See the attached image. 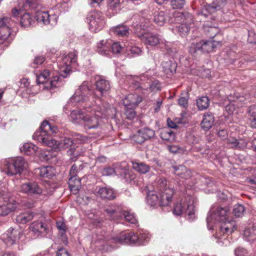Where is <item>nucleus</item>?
<instances>
[{
    "label": "nucleus",
    "instance_id": "1",
    "mask_svg": "<svg viewBox=\"0 0 256 256\" xmlns=\"http://www.w3.org/2000/svg\"><path fill=\"white\" fill-rule=\"evenodd\" d=\"M90 86L88 82H84L68 101L69 104L86 102L84 107L86 114L83 122L86 130L98 128L101 124V118L106 116L108 111L107 109L102 108L98 104L94 105L90 102V99L94 100V96Z\"/></svg>",
    "mask_w": 256,
    "mask_h": 256
},
{
    "label": "nucleus",
    "instance_id": "2",
    "mask_svg": "<svg viewBox=\"0 0 256 256\" xmlns=\"http://www.w3.org/2000/svg\"><path fill=\"white\" fill-rule=\"evenodd\" d=\"M58 128L56 126H52L50 123L44 120L41 124L40 130H37L34 134V140H37L42 143L44 145L50 147L58 149H66L69 148L70 154H74L73 149L74 146H72L73 140L70 138H64L60 142H58L51 137L52 134H56Z\"/></svg>",
    "mask_w": 256,
    "mask_h": 256
},
{
    "label": "nucleus",
    "instance_id": "3",
    "mask_svg": "<svg viewBox=\"0 0 256 256\" xmlns=\"http://www.w3.org/2000/svg\"><path fill=\"white\" fill-rule=\"evenodd\" d=\"M230 214V208L228 206H213L208 213L206 222L209 229H212L213 221L214 222H220L223 223L218 234L217 237L218 238H222V236L224 237L231 234L236 229L235 222L228 219Z\"/></svg>",
    "mask_w": 256,
    "mask_h": 256
},
{
    "label": "nucleus",
    "instance_id": "4",
    "mask_svg": "<svg viewBox=\"0 0 256 256\" xmlns=\"http://www.w3.org/2000/svg\"><path fill=\"white\" fill-rule=\"evenodd\" d=\"M158 191H149L147 194L148 204L151 206H166L171 202L174 194L172 189L166 187V180L160 178L158 181Z\"/></svg>",
    "mask_w": 256,
    "mask_h": 256
},
{
    "label": "nucleus",
    "instance_id": "5",
    "mask_svg": "<svg viewBox=\"0 0 256 256\" xmlns=\"http://www.w3.org/2000/svg\"><path fill=\"white\" fill-rule=\"evenodd\" d=\"M173 16L174 20H172L171 22L180 23L176 27L178 34L182 36L186 35L194 25L192 16L187 12H174Z\"/></svg>",
    "mask_w": 256,
    "mask_h": 256
},
{
    "label": "nucleus",
    "instance_id": "6",
    "mask_svg": "<svg viewBox=\"0 0 256 256\" xmlns=\"http://www.w3.org/2000/svg\"><path fill=\"white\" fill-rule=\"evenodd\" d=\"M76 61L77 55L75 52H70L62 56L58 64L60 76L66 78L69 76L72 68L77 66Z\"/></svg>",
    "mask_w": 256,
    "mask_h": 256
},
{
    "label": "nucleus",
    "instance_id": "7",
    "mask_svg": "<svg viewBox=\"0 0 256 256\" xmlns=\"http://www.w3.org/2000/svg\"><path fill=\"white\" fill-rule=\"evenodd\" d=\"M38 84H45L46 88L52 89L60 86V76L54 75L51 68L44 69L37 76Z\"/></svg>",
    "mask_w": 256,
    "mask_h": 256
},
{
    "label": "nucleus",
    "instance_id": "8",
    "mask_svg": "<svg viewBox=\"0 0 256 256\" xmlns=\"http://www.w3.org/2000/svg\"><path fill=\"white\" fill-rule=\"evenodd\" d=\"M173 212L176 216L186 214L188 215V218H193L195 210L192 198L189 196L186 198L184 202H176L174 208Z\"/></svg>",
    "mask_w": 256,
    "mask_h": 256
},
{
    "label": "nucleus",
    "instance_id": "9",
    "mask_svg": "<svg viewBox=\"0 0 256 256\" xmlns=\"http://www.w3.org/2000/svg\"><path fill=\"white\" fill-rule=\"evenodd\" d=\"M0 199H2L6 204L0 206V222L4 218L16 208L14 198L10 196V193L5 191L0 192Z\"/></svg>",
    "mask_w": 256,
    "mask_h": 256
},
{
    "label": "nucleus",
    "instance_id": "10",
    "mask_svg": "<svg viewBox=\"0 0 256 256\" xmlns=\"http://www.w3.org/2000/svg\"><path fill=\"white\" fill-rule=\"evenodd\" d=\"M86 22L88 24L90 30L94 32L100 31L104 27V22L100 12L94 10L90 12L87 15Z\"/></svg>",
    "mask_w": 256,
    "mask_h": 256
},
{
    "label": "nucleus",
    "instance_id": "11",
    "mask_svg": "<svg viewBox=\"0 0 256 256\" xmlns=\"http://www.w3.org/2000/svg\"><path fill=\"white\" fill-rule=\"evenodd\" d=\"M105 212L111 220H115L124 218L126 221L132 224L137 222V220L134 214L128 212L118 211L112 207L106 208Z\"/></svg>",
    "mask_w": 256,
    "mask_h": 256
},
{
    "label": "nucleus",
    "instance_id": "12",
    "mask_svg": "<svg viewBox=\"0 0 256 256\" xmlns=\"http://www.w3.org/2000/svg\"><path fill=\"white\" fill-rule=\"evenodd\" d=\"M219 42L212 40H202L197 43H192L189 47V52L194 54L198 51L202 52H210L215 48Z\"/></svg>",
    "mask_w": 256,
    "mask_h": 256
},
{
    "label": "nucleus",
    "instance_id": "13",
    "mask_svg": "<svg viewBox=\"0 0 256 256\" xmlns=\"http://www.w3.org/2000/svg\"><path fill=\"white\" fill-rule=\"evenodd\" d=\"M138 233L134 232H122L112 238L116 244H138Z\"/></svg>",
    "mask_w": 256,
    "mask_h": 256
},
{
    "label": "nucleus",
    "instance_id": "14",
    "mask_svg": "<svg viewBox=\"0 0 256 256\" xmlns=\"http://www.w3.org/2000/svg\"><path fill=\"white\" fill-rule=\"evenodd\" d=\"M0 170L9 176H13L16 174V159L8 158L2 160L0 164Z\"/></svg>",
    "mask_w": 256,
    "mask_h": 256
},
{
    "label": "nucleus",
    "instance_id": "15",
    "mask_svg": "<svg viewBox=\"0 0 256 256\" xmlns=\"http://www.w3.org/2000/svg\"><path fill=\"white\" fill-rule=\"evenodd\" d=\"M34 18L38 22H42L44 24L52 25L56 23V16H50L48 12L38 10L36 12Z\"/></svg>",
    "mask_w": 256,
    "mask_h": 256
},
{
    "label": "nucleus",
    "instance_id": "16",
    "mask_svg": "<svg viewBox=\"0 0 256 256\" xmlns=\"http://www.w3.org/2000/svg\"><path fill=\"white\" fill-rule=\"evenodd\" d=\"M20 191L24 193L34 195H40L42 192V188L36 182L22 184L20 186Z\"/></svg>",
    "mask_w": 256,
    "mask_h": 256
},
{
    "label": "nucleus",
    "instance_id": "17",
    "mask_svg": "<svg viewBox=\"0 0 256 256\" xmlns=\"http://www.w3.org/2000/svg\"><path fill=\"white\" fill-rule=\"evenodd\" d=\"M174 13L170 14V10L158 12L154 16V22L159 26H163L169 18L171 22V20H174Z\"/></svg>",
    "mask_w": 256,
    "mask_h": 256
},
{
    "label": "nucleus",
    "instance_id": "18",
    "mask_svg": "<svg viewBox=\"0 0 256 256\" xmlns=\"http://www.w3.org/2000/svg\"><path fill=\"white\" fill-rule=\"evenodd\" d=\"M142 100V98L139 95L136 94H130L124 98L123 104L125 108H135Z\"/></svg>",
    "mask_w": 256,
    "mask_h": 256
},
{
    "label": "nucleus",
    "instance_id": "19",
    "mask_svg": "<svg viewBox=\"0 0 256 256\" xmlns=\"http://www.w3.org/2000/svg\"><path fill=\"white\" fill-rule=\"evenodd\" d=\"M112 44V40H100L96 45V51L102 55L108 56L110 52Z\"/></svg>",
    "mask_w": 256,
    "mask_h": 256
},
{
    "label": "nucleus",
    "instance_id": "20",
    "mask_svg": "<svg viewBox=\"0 0 256 256\" xmlns=\"http://www.w3.org/2000/svg\"><path fill=\"white\" fill-rule=\"evenodd\" d=\"M140 36L141 41L147 46H155L160 42L158 36L151 32H147L145 34Z\"/></svg>",
    "mask_w": 256,
    "mask_h": 256
},
{
    "label": "nucleus",
    "instance_id": "21",
    "mask_svg": "<svg viewBox=\"0 0 256 256\" xmlns=\"http://www.w3.org/2000/svg\"><path fill=\"white\" fill-rule=\"evenodd\" d=\"M95 194L97 197L104 200H113L116 197L113 190L107 188H96Z\"/></svg>",
    "mask_w": 256,
    "mask_h": 256
},
{
    "label": "nucleus",
    "instance_id": "22",
    "mask_svg": "<svg viewBox=\"0 0 256 256\" xmlns=\"http://www.w3.org/2000/svg\"><path fill=\"white\" fill-rule=\"evenodd\" d=\"M2 239L6 246H12L16 242V230L14 228H10L2 236Z\"/></svg>",
    "mask_w": 256,
    "mask_h": 256
},
{
    "label": "nucleus",
    "instance_id": "23",
    "mask_svg": "<svg viewBox=\"0 0 256 256\" xmlns=\"http://www.w3.org/2000/svg\"><path fill=\"white\" fill-rule=\"evenodd\" d=\"M96 90L100 92L102 96L106 94L110 88V82L102 78H100L96 80Z\"/></svg>",
    "mask_w": 256,
    "mask_h": 256
},
{
    "label": "nucleus",
    "instance_id": "24",
    "mask_svg": "<svg viewBox=\"0 0 256 256\" xmlns=\"http://www.w3.org/2000/svg\"><path fill=\"white\" fill-rule=\"evenodd\" d=\"M244 99L243 97H236V99L232 100L228 98V102L229 103L226 104L225 109L226 111L228 112L229 114H232L236 110V108L238 106H242V104L240 103Z\"/></svg>",
    "mask_w": 256,
    "mask_h": 256
},
{
    "label": "nucleus",
    "instance_id": "25",
    "mask_svg": "<svg viewBox=\"0 0 256 256\" xmlns=\"http://www.w3.org/2000/svg\"><path fill=\"white\" fill-rule=\"evenodd\" d=\"M214 12V9L211 4H205L201 6L198 10L197 14L198 16H203L204 18H208L210 16L211 19L214 20L216 16L212 15Z\"/></svg>",
    "mask_w": 256,
    "mask_h": 256
},
{
    "label": "nucleus",
    "instance_id": "26",
    "mask_svg": "<svg viewBox=\"0 0 256 256\" xmlns=\"http://www.w3.org/2000/svg\"><path fill=\"white\" fill-rule=\"evenodd\" d=\"M54 168L51 166H43L36 169V173L40 177L52 178L55 174Z\"/></svg>",
    "mask_w": 256,
    "mask_h": 256
},
{
    "label": "nucleus",
    "instance_id": "27",
    "mask_svg": "<svg viewBox=\"0 0 256 256\" xmlns=\"http://www.w3.org/2000/svg\"><path fill=\"white\" fill-rule=\"evenodd\" d=\"M174 174L180 178L188 179L191 176V172L184 166H178L173 167Z\"/></svg>",
    "mask_w": 256,
    "mask_h": 256
},
{
    "label": "nucleus",
    "instance_id": "28",
    "mask_svg": "<svg viewBox=\"0 0 256 256\" xmlns=\"http://www.w3.org/2000/svg\"><path fill=\"white\" fill-rule=\"evenodd\" d=\"M140 22V24H136L134 26V33L140 39V36L139 34L144 35L148 32H146V29L148 27V24L144 18H142Z\"/></svg>",
    "mask_w": 256,
    "mask_h": 256
},
{
    "label": "nucleus",
    "instance_id": "29",
    "mask_svg": "<svg viewBox=\"0 0 256 256\" xmlns=\"http://www.w3.org/2000/svg\"><path fill=\"white\" fill-rule=\"evenodd\" d=\"M214 117L212 114H207L204 116L201 123V126L204 130H209L213 126Z\"/></svg>",
    "mask_w": 256,
    "mask_h": 256
},
{
    "label": "nucleus",
    "instance_id": "30",
    "mask_svg": "<svg viewBox=\"0 0 256 256\" xmlns=\"http://www.w3.org/2000/svg\"><path fill=\"white\" fill-rule=\"evenodd\" d=\"M86 114V112H82L80 110H74L71 112L70 117L72 120L74 122L83 124Z\"/></svg>",
    "mask_w": 256,
    "mask_h": 256
},
{
    "label": "nucleus",
    "instance_id": "31",
    "mask_svg": "<svg viewBox=\"0 0 256 256\" xmlns=\"http://www.w3.org/2000/svg\"><path fill=\"white\" fill-rule=\"evenodd\" d=\"M204 30L208 36L214 38L219 32L218 27L215 24H210L208 22L204 25Z\"/></svg>",
    "mask_w": 256,
    "mask_h": 256
},
{
    "label": "nucleus",
    "instance_id": "32",
    "mask_svg": "<svg viewBox=\"0 0 256 256\" xmlns=\"http://www.w3.org/2000/svg\"><path fill=\"white\" fill-rule=\"evenodd\" d=\"M176 66V64L172 60L164 62L162 63L163 71L166 74H172L174 73Z\"/></svg>",
    "mask_w": 256,
    "mask_h": 256
},
{
    "label": "nucleus",
    "instance_id": "33",
    "mask_svg": "<svg viewBox=\"0 0 256 256\" xmlns=\"http://www.w3.org/2000/svg\"><path fill=\"white\" fill-rule=\"evenodd\" d=\"M132 168L135 170L142 174H146L150 169L148 165L138 161H132Z\"/></svg>",
    "mask_w": 256,
    "mask_h": 256
},
{
    "label": "nucleus",
    "instance_id": "34",
    "mask_svg": "<svg viewBox=\"0 0 256 256\" xmlns=\"http://www.w3.org/2000/svg\"><path fill=\"white\" fill-rule=\"evenodd\" d=\"M30 228L36 234H46L48 231L46 224L41 222L32 223L30 226Z\"/></svg>",
    "mask_w": 256,
    "mask_h": 256
},
{
    "label": "nucleus",
    "instance_id": "35",
    "mask_svg": "<svg viewBox=\"0 0 256 256\" xmlns=\"http://www.w3.org/2000/svg\"><path fill=\"white\" fill-rule=\"evenodd\" d=\"M21 152L26 155H31L34 154L38 150V147L31 142L24 143L20 148Z\"/></svg>",
    "mask_w": 256,
    "mask_h": 256
},
{
    "label": "nucleus",
    "instance_id": "36",
    "mask_svg": "<svg viewBox=\"0 0 256 256\" xmlns=\"http://www.w3.org/2000/svg\"><path fill=\"white\" fill-rule=\"evenodd\" d=\"M160 136L162 140L170 142H174L176 138L175 134L168 128L162 129Z\"/></svg>",
    "mask_w": 256,
    "mask_h": 256
},
{
    "label": "nucleus",
    "instance_id": "37",
    "mask_svg": "<svg viewBox=\"0 0 256 256\" xmlns=\"http://www.w3.org/2000/svg\"><path fill=\"white\" fill-rule=\"evenodd\" d=\"M18 14H19L17 10V18L20 17V25L22 27L26 28L32 24L33 20L29 14L24 13L20 16H18Z\"/></svg>",
    "mask_w": 256,
    "mask_h": 256
},
{
    "label": "nucleus",
    "instance_id": "38",
    "mask_svg": "<svg viewBox=\"0 0 256 256\" xmlns=\"http://www.w3.org/2000/svg\"><path fill=\"white\" fill-rule=\"evenodd\" d=\"M28 163L24 158L21 156H17V174L27 170Z\"/></svg>",
    "mask_w": 256,
    "mask_h": 256
},
{
    "label": "nucleus",
    "instance_id": "39",
    "mask_svg": "<svg viewBox=\"0 0 256 256\" xmlns=\"http://www.w3.org/2000/svg\"><path fill=\"white\" fill-rule=\"evenodd\" d=\"M129 28L126 26L120 25L114 28V33L118 36H126L129 34Z\"/></svg>",
    "mask_w": 256,
    "mask_h": 256
},
{
    "label": "nucleus",
    "instance_id": "40",
    "mask_svg": "<svg viewBox=\"0 0 256 256\" xmlns=\"http://www.w3.org/2000/svg\"><path fill=\"white\" fill-rule=\"evenodd\" d=\"M248 114L250 120V124L252 128H256V106L254 105L250 107Z\"/></svg>",
    "mask_w": 256,
    "mask_h": 256
},
{
    "label": "nucleus",
    "instance_id": "41",
    "mask_svg": "<svg viewBox=\"0 0 256 256\" xmlns=\"http://www.w3.org/2000/svg\"><path fill=\"white\" fill-rule=\"evenodd\" d=\"M244 234L248 238V241L252 242L256 240V226L245 230Z\"/></svg>",
    "mask_w": 256,
    "mask_h": 256
},
{
    "label": "nucleus",
    "instance_id": "42",
    "mask_svg": "<svg viewBox=\"0 0 256 256\" xmlns=\"http://www.w3.org/2000/svg\"><path fill=\"white\" fill-rule=\"evenodd\" d=\"M209 99L207 96H202L196 101V104L200 110H206L209 106Z\"/></svg>",
    "mask_w": 256,
    "mask_h": 256
},
{
    "label": "nucleus",
    "instance_id": "43",
    "mask_svg": "<svg viewBox=\"0 0 256 256\" xmlns=\"http://www.w3.org/2000/svg\"><path fill=\"white\" fill-rule=\"evenodd\" d=\"M34 216L32 212H26L22 214H20L17 217V222H20L22 224H26L27 222L31 220Z\"/></svg>",
    "mask_w": 256,
    "mask_h": 256
},
{
    "label": "nucleus",
    "instance_id": "44",
    "mask_svg": "<svg viewBox=\"0 0 256 256\" xmlns=\"http://www.w3.org/2000/svg\"><path fill=\"white\" fill-rule=\"evenodd\" d=\"M244 212L245 208L244 206L240 204L234 205L233 209V214L236 217H242L244 216Z\"/></svg>",
    "mask_w": 256,
    "mask_h": 256
},
{
    "label": "nucleus",
    "instance_id": "45",
    "mask_svg": "<svg viewBox=\"0 0 256 256\" xmlns=\"http://www.w3.org/2000/svg\"><path fill=\"white\" fill-rule=\"evenodd\" d=\"M138 233V244H144L145 242H148L150 240V235L146 232H140Z\"/></svg>",
    "mask_w": 256,
    "mask_h": 256
},
{
    "label": "nucleus",
    "instance_id": "46",
    "mask_svg": "<svg viewBox=\"0 0 256 256\" xmlns=\"http://www.w3.org/2000/svg\"><path fill=\"white\" fill-rule=\"evenodd\" d=\"M10 34V30L8 26L0 28V43H2L6 40Z\"/></svg>",
    "mask_w": 256,
    "mask_h": 256
},
{
    "label": "nucleus",
    "instance_id": "47",
    "mask_svg": "<svg viewBox=\"0 0 256 256\" xmlns=\"http://www.w3.org/2000/svg\"><path fill=\"white\" fill-rule=\"evenodd\" d=\"M140 130L145 141L153 138L155 134L154 130L148 128H144L143 129Z\"/></svg>",
    "mask_w": 256,
    "mask_h": 256
},
{
    "label": "nucleus",
    "instance_id": "48",
    "mask_svg": "<svg viewBox=\"0 0 256 256\" xmlns=\"http://www.w3.org/2000/svg\"><path fill=\"white\" fill-rule=\"evenodd\" d=\"M160 88V86L158 82V81H154L150 84L148 88L144 89L142 93L146 94L151 92L158 90Z\"/></svg>",
    "mask_w": 256,
    "mask_h": 256
},
{
    "label": "nucleus",
    "instance_id": "49",
    "mask_svg": "<svg viewBox=\"0 0 256 256\" xmlns=\"http://www.w3.org/2000/svg\"><path fill=\"white\" fill-rule=\"evenodd\" d=\"M77 172L78 170L76 169V164H73L70 170V178L69 180L70 182L75 181L78 184H80V180L77 179L76 178Z\"/></svg>",
    "mask_w": 256,
    "mask_h": 256
},
{
    "label": "nucleus",
    "instance_id": "50",
    "mask_svg": "<svg viewBox=\"0 0 256 256\" xmlns=\"http://www.w3.org/2000/svg\"><path fill=\"white\" fill-rule=\"evenodd\" d=\"M226 0H214L212 4H210L216 12L222 8L226 5Z\"/></svg>",
    "mask_w": 256,
    "mask_h": 256
},
{
    "label": "nucleus",
    "instance_id": "51",
    "mask_svg": "<svg viewBox=\"0 0 256 256\" xmlns=\"http://www.w3.org/2000/svg\"><path fill=\"white\" fill-rule=\"evenodd\" d=\"M170 4L174 9H180L186 4V0H171Z\"/></svg>",
    "mask_w": 256,
    "mask_h": 256
},
{
    "label": "nucleus",
    "instance_id": "52",
    "mask_svg": "<svg viewBox=\"0 0 256 256\" xmlns=\"http://www.w3.org/2000/svg\"><path fill=\"white\" fill-rule=\"evenodd\" d=\"M122 48V46L120 44L119 42H116L111 44L110 52L114 54H118L120 52Z\"/></svg>",
    "mask_w": 256,
    "mask_h": 256
},
{
    "label": "nucleus",
    "instance_id": "53",
    "mask_svg": "<svg viewBox=\"0 0 256 256\" xmlns=\"http://www.w3.org/2000/svg\"><path fill=\"white\" fill-rule=\"evenodd\" d=\"M134 108H126L125 115L126 118L129 120H133L136 116V113L134 110Z\"/></svg>",
    "mask_w": 256,
    "mask_h": 256
},
{
    "label": "nucleus",
    "instance_id": "54",
    "mask_svg": "<svg viewBox=\"0 0 256 256\" xmlns=\"http://www.w3.org/2000/svg\"><path fill=\"white\" fill-rule=\"evenodd\" d=\"M46 60V58L43 56H36L33 62L32 63V66L35 68L36 66L42 64Z\"/></svg>",
    "mask_w": 256,
    "mask_h": 256
},
{
    "label": "nucleus",
    "instance_id": "55",
    "mask_svg": "<svg viewBox=\"0 0 256 256\" xmlns=\"http://www.w3.org/2000/svg\"><path fill=\"white\" fill-rule=\"evenodd\" d=\"M30 92L31 90H30L29 86L23 88H19L18 90H17V94L18 93V94L22 98H26L30 93Z\"/></svg>",
    "mask_w": 256,
    "mask_h": 256
},
{
    "label": "nucleus",
    "instance_id": "56",
    "mask_svg": "<svg viewBox=\"0 0 256 256\" xmlns=\"http://www.w3.org/2000/svg\"><path fill=\"white\" fill-rule=\"evenodd\" d=\"M102 176H113L116 174V170L113 168L107 167L102 170Z\"/></svg>",
    "mask_w": 256,
    "mask_h": 256
},
{
    "label": "nucleus",
    "instance_id": "57",
    "mask_svg": "<svg viewBox=\"0 0 256 256\" xmlns=\"http://www.w3.org/2000/svg\"><path fill=\"white\" fill-rule=\"evenodd\" d=\"M133 140L138 144H142L144 142L145 140L143 138L140 130H138L136 134L133 136Z\"/></svg>",
    "mask_w": 256,
    "mask_h": 256
},
{
    "label": "nucleus",
    "instance_id": "58",
    "mask_svg": "<svg viewBox=\"0 0 256 256\" xmlns=\"http://www.w3.org/2000/svg\"><path fill=\"white\" fill-rule=\"evenodd\" d=\"M128 78L130 79L129 83L134 84V87L135 88H141L139 82L138 80V77L130 76H128Z\"/></svg>",
    "mask_w": 256,
    "mask_h": 256
},
{
    "label": "nucleus",
    "instance_id": "59",
    "mask_svg": "<svg viewBox=\"0 0 256 256\" xmlns=\"http://www.w3.org/2000/svg\"><path fill=\"white\" fill-rule=\"evenodd\" d=\"M188 94H185L184 96H180L178 100V102L180 106L186 108L188 106Z\"/></svg>",
    "mask_w": 256,
    "mask_h": 256
},
{
    "label": "nucleus",
    "instance_id": "60",
    "mask_svg": "<svg viewBox=\"0 0 256 256\" xmlns=\"http://www.w3.org/2000/svg\"><path fill=\"white\" fill-rule=\"evenodd\" d=\"M10 18L6 17L0 18V28L10 26Z\"/></svg>",
    "mask_w": 256,
    "mask_h": 256
},
{
    "label": "nucleus",
    "instance_id": "61",
    "mask_svg": "<svg viewBox=\"0 0 256 256\" xmlns=\"http://www.w3.org/2000/svg\"><path fill=\"white\" fill-rule=\"evenodd\" d=\"M123 0H108V6L112 9L119 7Z\"/></svg>",
    "mask_w": 256,
    "mask_h": 256
},
{
    "label": "nucleus",
    "instance_id": "62",
    "mask_svg": "<svg viewBox=\"0 0 256 256\" xmlns=\"http://www.w3.org/2000/svg\"><path fill=\"white\" fill-rule=\"evenodd\" d=\"M29 6L34 9L38 8L40 7V0H26Z\"/></svg>",
    "mask_w": 256,
    "mask_h": 256
},
{
    "label": "nucleus",
    "instance_id": "63",
    "mask_svg": "<svg viewBox=\"0 0 256 256\" xmlns=\"http://www.w3.org/2000/svg\"><path fill=\"white\" fill-rule=\"evenodd\" d=\"M69 188L71 192H72L74 194H76L78 190V186L79 184H78L75 181L71 182L69 180Z\"/></svg>",
    "mask_w": 256,
    "mask_h": 256
},
{
    "label": "nucleus",
    "instance_id": "64",
    "mask_svg": "<svg viewBox=\"0 0 256 256\" xmlns=\"http://www.w3.org/2000/svg\"><path fill=\"white\" fill-rule=\"evenodd\" d=\"M236 256H247V251L246 249L242 248H238L236 249L235 252Z\"/></svg>",
    "mask_w": 256,
    "mask_h": 256
}]
</instances>
